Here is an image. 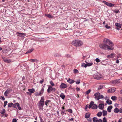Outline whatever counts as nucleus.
I'll list each match as a JSON object with an SVG mask.
<instances>
[{"instance_id":"f257e3e1","label":"nucleus","mask_w":122,"mask_h":122,"mask_svg":"<svg viewBox=\"0 0 122 122\" xmlns=\"http://www.w3.org/2000/svg\"><path fill=\"white\" fill-rule=\"evenodd\" d=\"M44 100L45 98L44 97H41L40 101L37 104L38 106L39 107V110H41L42 111L43 110V107L44 105Z\"/></svg>"},{"instance_id":"f03ea898","label":"nucleus","mask_w":122,"mask_h":122,"mask_svg":"<svg viewBox=\"0 0 122 122\" xmlns=\"http://www.w3.org/2000/svg\"><path fill=\"white\" fill-rule=\"evenodd\" d=\"M71 44L76 46H81L83 44L82 41L79 40H75L72 42Z\"/></svg>"},{"instance_id":"7ed1b4c3","label":"nucleus","mask_w":122,"mask_h":122,"mask_svg":"<svg viewBox=\"0 0 122 122\" xmlns=\"http://www.w3.org/2000/svg\"><path fill=\"white\" fill-rule=\"evenodd\" d=\"M99 47L101 49L104 50H113V48H111L110 46L104 44H101L99 45Z\"/></svg>"},{"instance_id":"20e7f679","label":"nucleus","mask_w":122,"mask_h":122,"mask_svg":"<svg viewBox=\"0 0 122 122\" xmlns=\"http://www.w3.org/2000/svg\"><path fill=\"white\" fill-rule=\"evenodd\" d=\"M103 42L105 44L109 45L111 48H113L114 46L113 43L109 40L107 38H104L103 40Z\"/></svg>"},{"instance_id":"39448f33","label":"nucleus","mask_w":122,"mask_h":122,"mask_svg":"<svg viewBox=\"0 0 122 122\" xmlns=\"http://www.w3.org/2000/svg\"><path fill=\"white\" fill-rule=\"evenodd\" d=\"M94 95L95 96L94 98L96 100H98L104 98L103 96L100 95L99 92L94 93Z\"/></svg>"},{"instance_id":"423d86ee","label":"nucleus","mask_w":122,"mask_h":122,"mask_svg":"<svg viewBox=\"0 0 122 122\" xmlns=\"http://www.w3.org/2000/svg\"><path fill=\"white\" fill-rule=\"evenodd\" d=\"M48 89L47 90V92L49 93L51 91H55L56 89L55 88L52 87L50 85H48Z\"/></svg>"},{"instance_id":"0eeeda50","label":"nucleus","mask_w":122,"mask_h":122,"mask_svg":"<svg viewBox=\"0 0 122 122\" xmlns=\"http://www.w3.org/2000/svg\"><path fill=\"white\" fill-rule=\"evenodd\" d=\"M102 2L108 6L110 7L113 6L115 5V4H114L107 2L104 0L103 1H102Z\"/></svg>"},{"instance_id":"6e6552de","label":"nucleus","mask_w":122,"mask_h":122,"mask_svg":"<svg viewBox=\"0 0 122 122\" xmlns=\"http://www.w3.org/2000/svg\"><path fill=\"white\" fill-rule=\"evenodd\" d=\"M44 92L43 88H42L41 90L40 91L39 93L37 92H36L35 93V95L36 96H41L42 94H43Z\"/></svg>"},{"instance_id":"1a4fd4ad","label":"nucleus","mask_w":122,"mask_h":122,"mask_svg":"<svg viewBox=\"0 0 122 122\" xmlns=\"http://www.w3.org/2000/svg\"><path fill=\"white\" fill-rule=\"evenodd\" d=\"M116 90V88L113 87L108 89L107 91V92L108 93H113L115 92Z\"/></svg>"},{"instance_id":"9d476101","label":"nucleus","mask_w":122,"mask_h":122,"mask_svg":"<svg viewBox=\"0 0 122 122\" xmlns=\"http://www.w3.org/2000/svg\"><path fill=\"white\" fill-rule=\"evenodd\" d=\"M93 122H102V120L101 119H98L96 117H94L93 118Z\"/></svg>"},{"instance_id":"9b49d317","label":"nucleus","mask_w":122,"mask_h":122,"mask_svg":"<svg viewBox=\"0 0 122 122\" xmlns=\"http://www.w3.org/2000/svg\"><path fill=\"white\" fill-rule=\"evenodd\" d=\"M3 59L4 61L7 63H10L12 61V60L11 59H7L5 57L3 58Z\"/></svg>"},{"instance_id":"f8f14e48","label":"nucleus","mask_w":122,"mask_h":122,"mask_svg":"<svg viewBox=\"0 0 122 122\" xmlns=\"http://www.w3.org/2000/svg\"><path fill=\"white\" fill-rule=\"evenodd\" d=\"M17 35H18V36L21 37H23L25 36V34L24 33H21L18 32H17L16 33Z\"/></svg>"},{"instance_id":"ddd939ff","label":"nucleus","mask_w":122,"mask_h":122,"mask_svg":"<svg viewBox=\"0 0 122 122\" xmlns=\"http://www.w3.org/2000/svg\"><path fill=\"white\" fill-rule=\"evenodd\" d=\"M104 106L103 103H101L99 104L98 106L99 108L101 110H102L104 109Z\"/></svg>"},{"instance_id":"4468645a","label":"nucleus","mask_w":122,"mask_h":122,"mask_svg":"<svg viewBox=\"0 0 122 122\" xmlns=\"http://www.w3.org/2000/svg\"><path fill=\"white\" fill-rule=\"evenodd\" d=\"M115 25L117 27V29L118 30H119L120 28H121V25L120 23H116L115 24Z\"/></svg>"},{"instance_id":"2eb2a0df","label":"nucleus","mask_w":122,"mask_h":122,"mask_svg":"<svg viewBox=\"0 0 122 122\" xmlns=\"http://www.w3.org/2000/svg\"><path fill=\"white\" fill-rule=\"evenodd\" d=\"M60 87L61 88H64L67 87V85L64 83H62L61 84L60 86Z\"/></svg>"},{"instance_id":"dca6fc26","label":"nucleus","mask_w":122,"mask_h":122,"mask_svg":"<svg viewBox=\"0 0 122 122\" xmlns=\"http://www.w3.org/2000/svg\"><path fill=\"white\" fill-rule=\"evenodd\" d=\"M67 82L69 83L70 84H72L75 82L74 80H72L70 78H68L67 81Z\"/></svg>"},{"instance_id":"f3484780","label":"nucleus","mask_w":122,"mask_h":122,"mask_svg":"<svg viewBox=\"0 0 122 122\" xmlns=\"http://www.w3.org/2000/svg\"><path fill=\"white\" fill-rule=\"evenodd\" d=\"M93 63L92 62L90 63H87L86 64H85L84 66L85 67H86L87 66H92V65Z\"/></svg>"},{"instance_id":"a211bd4d","label":"nucleus","mask_w":122,"mask_h":122,"mask_svg":"<svg viewBox=\"0 0 122 122\" xmlns=\"http://www.w3.org/2000/svg\"><path fill=\"white\" fill-rule=\"evenodd\" d=\"M112 108V106L110 105L109 106L107 107V111L109 112H111V110Z\"/></svg>"},{"instance_id":"6ab92c4d","label":"nucleus","mask_w":122,"mask_h":122,"mask_svg":"<svg viewBox=\"0 0 122 122\" xmlns=\"http://www.w3.org/2000/svg\"><path fill=\"white\" fill-rule=\"evenodd\" d=\"M28 91L30 92V93L31 94L35 92V90L34 88H33L31 89H29Z\"/></svg>"},{"instance_id":"aec40b11","label":"nucleus","mask_w":122,"mask_h":122,"mask_svg":"<svg viewBox=\"0 0 122 122\" xmlns=\"http://www.w3.org/2000/svg\"><path fill=\"white\" fill-rule=\"evenodd\" d=\"M34 49L33 48L29 49L25 53V54L30 53L32 52L34 50Z\"/></svg>"},{"instance_id":"412c9836","label":"nucleus","mask_w":122,"mask_h":122,"mask_svg":"<svg viewBox=\"0 0 122 122\" xmlns=\"http://www.w3.org/2000/svg\"><path fill=\"white\" fill-rule=\"evenodd\" d=\"M51 101L49 100H46L45 102V105H46V107H47L48 106V103H51Z\"/></svg>"},{"instance_id":"4be33fe9","label":"nucleus","mask_w":122,"mask_h":122,"mask_svg":"<svg viewBox=\"0 0 122 122\" xmlns=\"http://www.w3.org/2000/svg\"><path fill=\"white\" fill-rule=\"evenodd\" d=\"M60 97L63 100L65 99V96L64 95L63 93H62L60 96Z\"/></svg>"},{"instance_id":"5701e85b","label":"nucleus","mask_w":122,"mask_h":122,"mask_svg":"<svg viewBox=\"0 0 122 122\" xmlns=\"http://www.w3.org/2000/svg\"><path fill=\"white\" fill-rule=\"evenodd\" d=\"M45 16L48 17L49 18H53V16H52L50 14H45Z\"/></svg>"},{"instance_id":"b1692460","label":"nucleus","mask_w":122,"mask_h":122,"mask_svg":"<svg viewBox=\"0 0 122 122\" xmlns=\"http://www.w3.org/2000/svg\"><path fill=\"white\" fill-rule=\"evenodd\" d=\"M90 113H86L85 114V118H89L90 117Z\"/></svg>"},{"instance_id":"393cba45","label":"nucleus","mask_w":122,"mask_h":122,"mask_svg":"<svg viewBox=\"0 0 122 122\" xmlns=\"http://www.w3.org/2000/svg\"><path fill=\"white\" fill-rule=\"evenodd\" d=\"M94 102L93 101H91L89 105V108H90L92 107L94 105Z\"/></svg>"},{"instance_id":"a878e982","label":"nucleus","mask_w":122,"mask_h":122,"mask_svg":"<svg viewBox=\"0 0 122 122\" xmlns=\"http://www.w3.org/2000/svg\"><path fill=\"white\" fill-rule=\"evenodd\" d=\"M97 106L96 104H94V105L92 106V108L93 109H97Z\"/></svg>"},{"instance_id":"bb28decb","label":"nucleus","mask_w":122,"mask_h":122,"mask_svg":"<svg viewBox=\"0 0 122 122\" xmlns=\"http://www.w3.org/2000/svg\"><path fill=\"white\" fill-rule=\"evenodd\" d=\"M106 102L108 105H111L112 103V102L109 99H108L107 100Z\"/></svg>"},{"instance_id":"cd10ccee","label":"nucleus","mask_w":122,"mask_h":122,"mask_svg":"<svg viewBox=\"0 0 122 122\" xmlns=\"http://www.w3.org/2000/svg\"><path fill=\"white\" fill-rule=\"evenodd\" d=\"M103 115V116H105L107 114V112L106 111L104 110L102 111Z\"/></svg>"},{"instance_id":"c85d7f7f","label":"nucleus","mask_w":122,"mask_h":122,"mask_svg":"<svg viewBox=\"0 0 122 122\" xmlns=\"http://www.w3.org/2000/svg\"><path fill=\"white\" fill-rule=\"evenodd\" d=\"M16 107H17L18 109L19 110H21V108L20 106V104L18 103H16Z\"/></svg>"},{"instance_id":"c756f323","label":"nucleus","mask_w":122,"mask_h":122,"mask_svg":"<svg viewBox=\"0 0 122 122\" xmlns=\"http://www.w3.org/2000/svg\"><path fill=\"white\" fill-rule=\"evenodd\" d=\"M119 111V109L117 108H116L114 110V112L116 113H118Z\"/></svg>"},{"instance_id":"7c9ffc66","label":"nucleus","mask_w":122,"mask_h":122,"mask_svg":"<svg viewBox=\"0 0 122 122\" xmlns=\"http://www.w3.org/2000/svg\"><path fill=\"white\" fill-rule=\"evenodd\" d=\"M111 99L113 101H116L117 99V97L116 96H112L111 97Z\"/></svg>"},{"instance_id":"2f4dec72","label":"nucleus","mask_w":122,"mask_h":122,"mask_svg":"<svg viewBox=\"0 0 122 122\" xmlns=\"http://www.w3.org/2000/svg\"><path fill=\"white\" fill-rule=\"evenodd\" d=\"M102 115V112H98L97 114V115L99 117H101Z\"/></svg>"},{"instance_id":"473e14b6","label":"nucleus","mask_w":122,"mask_h":122,"mask_svg":"<svg viewBox=\"0 0 122 122\" xmlns=\"http://www.w3.org/2000/svg\"><path fill=\"white\" fill-rule=\"evenodd\" d=\"M5 109H3L1 111L0 113L1 114H3L5 113Z\"/></svg>"},{"instance_id":"72a5a7b5","label":"nucleus","mask_w":122,"mask_h":122,"mask_svg":"<svg viewBox=\"0 0 122 122\" xmlns=\"http://www.w3.org/2000/svg\"><path fill=\"white\" fill-rule=\"evenodd\" d=\"M9 91L8 89H7L6 90L4 93L5 96H7L8 95L7 94L9 92Z\"/></svg>"},{"instance_id":"f704fd0d","label":"nucleus","mask_w":122,"mask_h":122,"mask_svg":"<svg viewBox=\"0 0 122 122\" xmlns=\"http://www.w3.org/2000/svg\"><path fill=\"white\" fill-rule=\"evenodd\" d=\"M13 105V103H9L8 104V107H12Z\"/></svg>"},{"instance_id":"c9c22d12","label":"nucleus","mask_w":122,"mask_h":122,"mask_svg":"<svg viewBox=\"0 0 122 122\" xmlns=\"http://www.w3.org/2000/svg\"><path fill=\"white\" fill-rule=\"evenodd\" d=\"M61 114L62 115H63L64 114L65 115L66 114V113H65V111L63 110H61Z\"/></svg>"},{"instance_id":"e433bc0d","label":"nucleus","mask_w":122,"mask_h":122,"mask_svg":"<svg viewBox=\"0 0 122 122\" xmlns=\"http://www.w3.org/2000/svg\"><path fill=\"white\" fill-rule=\"evenodd\" d=\"M8 114H7L5 113L3 114H2L1 115V117H7Z\"/></svg>"},{"instance_id":"4c0bfd02","label":"nucleus","mask_w":122,"mask_h":122,"mask_svg":"<svg viewBox=\"0 0 122 122\" xmlns=\"http://www.w3.org/2000/svg\"><path fill=\"white\" fill-rule=\"evenodd\" d=\"M113 12L115 13H119V11L118 10H114Z\"/></svg>"},{"instance_id":"58836bf2","label":"nucleus","mask_w":122,"mask_h":122,"mask_svg":"<svg viewBox=\"0 0 122 122\" xmlns=\"http://www.w3.org/2000/svg\"><path fill=\"white\" fill-rule=\"evenodd\" d=\"M8 103V102L7 101H5L4 102V107H5L7 103Z\"/></svg>"},{"instance_id":"ea45409f","label":"nucleus","mask_w":122,"mask_h":122,"mask_svg":"<svg viewBox=\"0 0 122 122\" xmlns=\"http://www.w3.org/2000/svg\"><path fill=\"white\" fill-rule=\"evenodd\" d=\"M76 84H79L80 82V80L79 79L75 81Z\"/></svg>"},{"instance_id":"a19ab883","label":"nucleus","mask_w":122,"mask_h":122,"mask_svg":"<svg viewBox=\"0 0 122 122\" xmlns=\"http://www.w3.org/2000/svg\"><path fill=\"white\" fill-rule=\"evenodd\" d=\"M50 84L52 86H54L55 85L54 84L53 82L52 81H50Z\"/></svg>"},{"instance_id":"79ce46f5","label":"nucleus","mask_w":122,"mask_h":122,"mask_svg":"<svg viewBox=\"0 0 122 122\" xmlns=\"http://www.w3.org/2000/svg\"><path fill=\"white\" fill-rule=\"evenodd\" d=\"M12 107L17 109V108L16 107V103H15V104H13V105H12Z\"/></svg>"},{"instance_id":"37998d69","label":"nucleus","mask_w":122,"mask_h":122,"mask_svg":"<svg viewBox=\"0 0 122 122\" xmlns=\"http://www.w3.org/2000/svg\"><path fill=\"white\" fill-rule=\"evenodd\" d=\"M102 122H107V119L105 117L103 118Z\"/></svg>"},{"instance_id":"c03bdc74","label":"nucleus","mask_w":122,"mask_h":122,"mask_svg":"<svg viewBox=\"0 0 122 122\" xmlns=\"http://www.w3.org/2000/svg\"><path fill=\"white\" fill-rule=\"evenodd\" d=\"M67 111L71 113H72V110L71 109H69L68 110H67Z\"/></svg>"},{"instance_id":"a18cd8bd","label":"nucleus","mask_w":122,"mask_h":122,"mask_svg":"<svg viewBox=\"0 0 122 122\" xmlns=\"http://www.w3.org/2000/svg\"><path fill=\"white\" fill-rule=\"evenodd\" d=\"M91 91V90L90 89L88 90H87V91H86V94H88Z\"/></svg>"},{"instance_id":"49530a36","label":"nucleus","mask_w":122,"mask_h":122,"mask_svg":"<svg viewBox=\"0 0 122 122\" xmlns=\"http://www.w3.org/2000/svg\"><path fill=\"white\" fill-rule=\"evenodd\" d=\"M118 81L117 80H114L112 82L113 83H116L118 82Z\"/></svg>"},{"instance_id":"de8ad7c7","label":"nucleus","mask_w":122,"mask_h":122,"mask_svg":"<svg viewBox=\"0 0 122 122\" xmlns=\"http://www.w3.org/2000/svg\"><path fill=\"white\" fill-rule=\"evenodd\" d=\"M103 87V86H102L100 85L98 87V90H99L100 89H101Z\"/></svg>"},{"instance_id":"09e8293b","label":"nucleus","mask_w":122,"mask_h":122,"mask_svg":"<svg viewBox=\"0 0 122 122\" xmlns=\"http://www.w3.org/2000/svg\"><path fill=\"white\" fill-rule=\"evenodd\" d=\"M96 61L97 62H99L100 61V60L98 58H97L96 59Z\"/></svg>"},{"instance_id":"8fccbe9b","label":"nucleus","mask_w":122,"mask_h":122,"mask_svg":"<svg viewBox=\"0 0 122 122\" xmlns=\"http://www.w3.org/2000/svg\"><path fill=\"white\" fill-rule=\"evenodd\" d=\"M35 59H30V61L32 62H35Z\"/></svg>"},{"instance_id":"3c124183","label":"nucleus","mask_w":122,"mask_h":122,"mask_svg":"<svg viewBox=\"0 0 122 122\" xmlns=\"http://www.w3.org/2000/svg\"><path fill=\"white\" fill-rule=\"evenodd\" d=\"M44 79H42L40 81L39 83L41 84H42L44 82Z\"/></svg>"},{"instance_id":"603ef678","label":"nucleus","mask_w":122,"mask_h":122,"mask_svg":"<svg viewBox=\"0 0 122 122\" xmlns=\"http://www.w3.org/2000/svg\"><path fill=\"white\" fill-rule=\"evenodd\" d=\"M12 121V122H17V120L16 118H13Z\"/></svg>"},{"instance_id":"864d4df0","label":"nucleus","mask_w":122,"mask_h":122,"mask_svg":"<svg viewBox=\"0 0 122 122\" xmlns=\"http://www.w3.org/2000/svg\"><path fill=\"white\" fill-rule=\"evenodd\" d=\"M119 101L121 103H122V97H120Z\"/></svg>"},{"instance_id":"5fc2aeb1","label":"nucleus","mask_w":122,"mask_h":122,"mask_svg":"<svg viewBox=\"0 0 122 122\" xmlns=\"http://www.w3.org/2000/svg\"><path fill=\"white\" fill-rule=\"evenodd\" d=\"M105 27L107 29H109L110 28V27L109 26H108V25H106L105 26Z\"/></svg>"},{"instance_id":"6e6d98bb","label":"nucleus","mask_w":122,"mask_h":122,"mask_svg":"<svg viewBox=\"0 0 122 122\" xmlns=\"http://www.w3.org/2000/svg\"><path fill=\"white\" fill-rule=\"evenodd\" d=\"M78 70L76 69H75L74 70V73H76L77 72Z\"/></svg>"},{"instance_id":"4d7b16f0","label":"nucleus","mask_w":122,"mask_h":122,"mask_svg":"<svg viewBox=\"0 0 122 122\" xmlns=\"http://www.w3.org/2000/svg\"><path fill=\"white\" fill-rule=\"evenodd\" d=\"M39 117L40 119L41 122H44L43 119L41 117Z\"/></svg>"},{"instance_id":"13d9d810","label":"nucleus","mask_w":122,"mask_h":122,"mask_svg":"<svg viewBox=\"0 0 122 122\" xmlns=\"http://www.w3.org/2000/svg\"><path fill=\"white\" fill-rule=\"evenodd\" d=\"M85 64L84 63H82L81 64V66L83 67H84V66Z\"/></svg>"},{"instance_id":"bf43d9fd","label":"nucleus","mask_w":122,"mask_h":122,"mask_svg":"<svg viewBox=\"0 0 122 122\" xmlns=\"http://www.w3.org/2000/svg\"><path fill=\"white\" fill-rule=\"evenodd\" d=\"M119 112L121 113H122V108H121L119 110Z\"/></svg>"},{"instance_id":"052dcab7","label":"nucleus","mask_w":122,"mask_h":122,"mask_svg":"<svg viewBox=\"0 0 122 122\" xmlns=\"http://www.w3.org/2000/svg\"><path fill=\"white\" fill-rule=\"evenodd\" d=\"M76 89L77 91H79L80 90V88L78 87H76Z\"/></svg>"},{"instance_id":"680f3d73","label":"nucleus","mask_w":122,"mask_h":122,"mask_svg":"<svg viewBox=\"0 0 122 122\" xmlns=\"http://www.w3.org/2000/svg\"><path fill=\"white\" fill-rule=\"evenodd\" d=\"M107 57L109 58H112L113 57V56H112V55H108L107 56Z\"/></svg>"},{"instance_id":"e2e57ef3","label":"nucleus","mask_w":122,"mask_h":122,"mask_svg":"<svg viewBox=\"0 0 122 122\" xmlns=\"http://www.w3.org/2000/svg\"><path fill=\"white\" fill-rule=\"evenodd\" d=\"M74 120V118L73 117H72L71 119H70L69 120L70 121H73Z\"/></svg>"},{"instance_id":"0e129e2a","label":"nucleus","mask_w":122,"mask_h":122,"mask_svg":"<svg viewBox=\"0 0 122 122\" xmlns=\"http://www.w3.org/2000/svg\"><path fill=\"white\" fill-rule=\"evenodd\" d=\"M2 97V99L3 100H4L5 99V98L4 97Z\"/></svg>"},{"instance_id":"69168bd1","label":"nucleus","mask_w":122,"mask_h":122,"mask_svg":"<svg viewBox=\"0 0 122 122\" xmlns=\"http://www.w3.org/2000/svg\"><path fill=\"white\" fill-rule=\"evenodd\" d=\"M35 62H36V63H38L39 62V61L37 59H35Z\"/></svg>"},{"instance_id":"338daca9","label":"nucleus","mask_w":122,"mask_h":122,"mask_svg":"<svg viewBox=\"0 0 122 122\" xmlns=\"http://www.w3.org/2000/svg\"><path fill=\"white\" fill-rule=\"evenodd\" d=\"M116 62L117 63H118L119 62V61L118 60H117L116 61Z\"/></svg>"},{"instance_id":"774afa93","label":"nucleus","mask_w":122,"mask_h":122,"mask_svg":"<svg viewBox=\"0 0 122 122\" xmlns=\"http://www.w3.org/2000/svg\"><path fill=\"white\" fill-rule=\"evenodd\" d=\"M120 94H122V90H120Z\"/></svg>"}]
</instances>
